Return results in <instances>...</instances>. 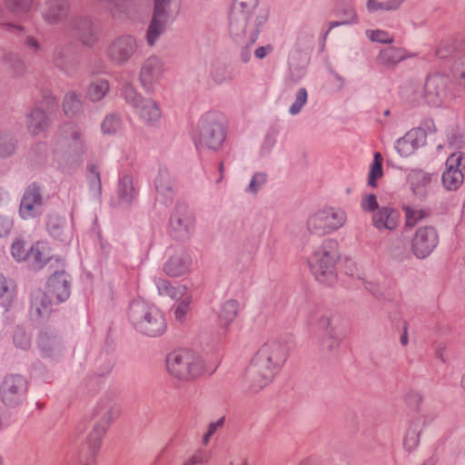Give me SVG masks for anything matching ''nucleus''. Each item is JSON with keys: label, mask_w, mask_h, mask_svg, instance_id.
Returning a JSON list of instances; mask_svg holds the SVG:
<instances>
[{"label": "nucleus", "mask_w": 465, "mask_h": 465, "mask_svg": "<svg viewBox=\"0 0 465 465\" xmlns=\"http://www.w3.org/2000/svg\"><path fill=\"white\" fill-rule=\"evenodd\" d=\"M288 359L285 344L268 339L258 349L244 372V381L252 391L268 386L281 371Z\"/></svg>", "instance_id": "nucleus-1"}, {"label": "nucleus", "mask_w": 465, "mask_h": 465, "mask_svg": "<svg viewBox=\"0 0 465 465\" xmlns=\"http://www.w3.org/2000/svg\"><path fill=\"white\" fill-rule=\"evenodd\" d=\"M258 5V0H235L229 22V32L234 41L247 46L256 42L269 17V12Z\"/></svg>", "instance_id": "nucleus-2"}, {"label": "nucleus", "mask_w": 465, "mask_h": 465, "mask_svg": "<svg viewBox=\"0 0 465 465\" xmlns=\"http://www.w3.org/2000/svg\"><path fill=\"white\" fill-rule=\"evenodd\" d=\"M119 413V408L110 402H104L95 407L93 414L95 421L87 435L85 448L79 453L78 460L81 465L94 463L109 426L117 419Z\"/></svg>", "instance_id": "nucleus-3"}, {"label": "nucleus", "mask_w": 465, "mask_h": 465, "mask_svg": "<svg viewBox=\"0 0 465 465\" xmlns=\"http://www.w3.org/2000/svg\"><path fill=\"white\" fill-rule=\"evenodd\" d=\"M70 295L69 276L64 272L53 274L47 281L45 290L35 291L32 295L31 312L39 317L49 315L53 304H58Z\"/></svg>", "instance_id": "nucleus-4"}, {"label": "nucleus", "mask_w": 465, "mask_h": 465, "mask_svg": "<svg viewBox=\"0 0 465 465\" xmlns=\"http://www.w3.org/2000/svg\"><path fill=\"white\" fill-rule=\"evenodd\" d=\"M129 320L137 331L151 337L162 335L167 327L163 312L155 305L143 301L132 302Z\"/></svg>", "instance_id": "nucleus-5"}, {"label": "nucleus", "mask_w": 465, "mask_h": 465, "mask_svg": "<svg viewBox=\"0 0 465 465\" xmlns=\"http://www.w3.org/2000/svg\"><path fill=\"white\" fill-rule=\"evenodd\" d=\"M167 371L175 379L189 381L202 376L205 371L203 358L192 350H176L166 357Z\"/></svg>", "instance_id": "nucleus-6"}, {"label": "nucleus", "mask_w": 465, "mask_h": 465, "mask_svg": "<svg viewBox=\"0 0 465 465\" xmlns=\"http://www.w3.org/2000/svg\"><path fill=\"white\" fill-rule=\"evenodd\" d=\"M225 139L224 120L221 114H206L200 121L197 145L212 150L218 149Z\"/></svg>", "instance_id": "nucleus-7"}, {"label": "nucleus", "mask_w": 465, "mask_h": 465, "mask_svg": "<svg viewBox=\"0 0 465 465\" xmlns=\"http://www.w3.org/2000/svg\"><path fill=\"white\" fill-rule=\"evenodd\" d=\"M166 72L164 60L158 55H151L141 65L139 82L146 92H154L161 86L165 78Z\"/></svg>", "instance_id": "nucleus-8"}, {"label": "nucleus", "mask_w": 465, "mask_h": 465, "mask_svg": "<svg viewBox=\"0 0 465 465\" xmlns=\"http://www.w3.org/2000/svg\"><path fill=\"white\" fill-rule=\"evenodd\" d=\"M27 391V381L21 375L6 376L0 387V398L4 404L10 407L24 402Z\"/></svg>", "instance_id": "nucleus-9"}, {"label": "nucleus", "mask_w": 465, "mask_h": 465, "mask_svg": "<svg viewBox=\"0 0 465 465\" xmlns=\"http://www.w3.org/2000/svg\"><path fill=\"white\" fill-rule=\"evenodd\" d=\"M124 97L144 121L156 122L161 118V110L156 102L152 99H143L132 85L124 86Z\"/></svg>", "instance_id": "nucleus-10"}, {"label": "nucleus", "mask_w": 465, "mask_h": 465, "mask_svg": "<svg viewBox=\"0 0 465 465\" xmlns=\"http://www.w3.org/2000/svg\"><path fill=\"white\" fill-rule=\"evenodd\" d=\"M450 94V79L441 74L430 75L424 86V98L432 106H440Z\"/></svg>", "instance_id": "nucleus-11"}, {"label": "nucleus", "mask_w": 465, "mask_h": 465, "mask_svg": "<svg viewBox=\"0 0 465 465\" xmlns=\"http://www.w3.org/2000/svg\"><path fill=\"white\" fill-rule=\"evenodd\" d=\"M463 153L457 152L451 153L446 161V169L441 175L443 186L449 191H455L462 184L464 175L462 173Z\"/></svg>", "instance_id": "nucleus-12"}, {"label": "nucleus", "mask_w": 465, "mask_h": 465, "mask_svg": "<svg viewBox=\"0 0 465 465\" xmlns=\"http://www.w3.org/2000/svg\"><path fill=\"white\" fill-rule=\"evenodd\" d=\"M438 243V235L433 227L425 226L417 230L412 240V252L417 258L423 259L431 253Z\"/></svg>", "instance_id": "nucleus-13"}, {"label": "nucleus", "mask_w": 465, "mask_h": 465, "mask_svg": "<svg viewBox=\"0 0 465 465\" xmlns=\"http://www.w3.org/2000/svg\"><path fill=\"white\" fill-rule=\"evenodd\" d=\"M136 50L135 38L131 35H123L110 45L107 54L114 63L124 64L134 54Z\"/></svg>", "instance_id": "nucleus-14"}, {"label": "nucleus", "mask_w": 465, "mask_h": 465, "mask_svg": "<svg viewBox=\"0 0 465 465\" xmlns=\"http://www.w3.org/2000/svg\"><path fill=\"white\" fill-rule=\"evenodd\" d=\"M43 200L35 184L27 187L21 200L19 213L23 219H31L41 213Z\"/></svg>", "instance_id": "nucleus-15"}, {"label": "nucleus", "mask_w": 465, "mask_h": 465, "mask_svg": "<svg viewBox=\"0 0 465 465\" xmlns=\"http://www.w3.org/2000/svg\"><path fill=\"white\" fill-rule=\"evenodd\" d=\"M339 258L338 242L333 240L325 241L322 250V275L326 274L328 284L333 283L337 279L334 266Z\"/></svg>", "instance_id": "nucleus-16"}, {"label": "nucleus", "mask_w": 465, "mask_h": 465, "mask_svg": "<svg viewBox=\"0 0 465 465\" xmlns=\"http://www.w3.org/2000/svg\"><path fill=\"white\" fill-rule=\"evenodd\" d=\"M170 225L176 237H188L194 228V218L186 209H177L172 215Z\"/></svg>", "instance_id": "nucleus-17"}, {"label": "nucleus", "mask_w": 465, "mask_h": 465, "mask_svg": "<svg viewBox=\"0 0 465 465\" xmlns=\"http://www.w3.org/2000/svg\"><path fill=\"white\" fill-rule=\"evenodd\" d=\"M192 258L190 254L183 250L175 252L164 264L165 273L171 277H179L190 271Z\"/></svg>", "instance_id": "nucleus-18"}, {"label": "nucleus", "mask_w": 465, "mask_h": 465, "mask_svg": "<svg viewBox=\"0 0 465 465\" xmlns=\"http://www.w3.org/2000/svg\"><path fill=\"white\" fill-rule=\"evenodd\" d=\"M400 213L390 206L380 207L372 215V224L378 230H394L400 221Z\"/></svg>", "instance_id": "nucleus-19"}, {"label": "nucleus", "mask_w": 465, "mask_h": 465, "mask_svg": "<svg viewBox=\"0 0 465 465\" xmlns=\"http://www.w3.org/2000/svg\"><path fill=\"white\" fill-rule=\"evenodd\" d=\"M347 216L343 210L336 207H325L322 210V232L330 233L341 228Z\"/></svg>", "instance_id": "nucleus-20"}, {"label": "nucleus", "mask_w": 465, "mask_h": 465, "mask_svg": "<svg viewBox=\"0 0 465 465\" xmlns=\"http://www.w3.org/2000/svg\"><path fill=\"white\" fill-rule=\"evenodd\" d=\"M339 326V320H322V345L329 351L337 348L340 344Z\"/></svg>", "instance_id": "nucleus-21"}, {"label": "nucleus", "mask_w": 465, "mask_h": 465, "mask_svg": "<svg viewBox=\"0 0 465 465\" xmlns=\"http://www.w3.org/2000/svg\"><path fill=\"white\" fill-rule=\"evenodd\" d=\"M240 305L234 299H228L221 303L216 312L217 323L221 328L228 329L239 313Z\"/></svg>", "instance_id": "nucleus-22"}, {"label": "nucleus", "mask_w": 465, "mask_h": 465, "mask_svg": "<svg viewBox=\"0 0 465 465\" xmlns=\"http://www.w3.org/2000/svg\"><path fill=\"white\" fill-rule=\"evenodd\" d=\"M48 124L49 122L45 111L39 107L33 108L25 115L26 128L31 135L35 136L45 131Z\"/></svg>", "instance_id": "nucleus-23"}, {"label": "nucleus", "mask_w": 465, "mask_h": 465, "mask_svg": "<svg viewBox=\"0 0 465 465\" xmlns=\"http://www.w3.org/2000/svg\"><path fill=\"white\" fill-rule=\"evenodd\" d=\"M46 227L50 235L54 239L61 242H70L72 238L71 232L66 227L65 220L61 216L49 215Z\"/></svg>", "instance_id": "nucleus-24"}, {"label": "nucleus", "mask_w": 465, "mask_h": 465, "mask_svg": "<svg viewBox=\"0 0 465 465\" xmlns=\"http://www.w3.org/2000/svg\"><path fill=\"white\" fill-rule=\"evenodd\" d=\"M66 0H48L43 9V17L49 24L60 21L67 11Z\"/></svg>", "instance_id": "nucleus-25"}, {"label": "nucleus", "mask_w": 465, "mask_h": 465, "mask_svg": "<svg viewBox=\"0 0 465 465\" xmlns=\"http://www.w3.org/2000/svg\"><path fill=\"white\" fill-rule=\"evenodd\" d=\"M52 258L51 248L47 242L38 241L30 247L29 261L38 269L44 267Z\"/></svg>", "instance_id": "nucleus-26"}, {"label": "nucleus", "mask_w": 465, "mask_h": 465, "mask_svg": "<svg viewBox=\"0 0 465 465\" xmlns=\"http://www.w3.org/2000/svg\"><path fill=\"white\" fill-rule=\"evenodd\" d=\"M424 425L425 422L421 420L420 417L410 422L403 440V446L408 451H412L420 444V436Z\"/></svg>", "instance_id": "nucleus-27"}, {"label": "nucleus", "mask_w": 465, "mask_h": 465, "mask_svg": "<svg viewBox=\"0 0 465 465\" xmlns=\"http://www.w3.org/2000/svg\"><path fill=\"white\" fill-rule=\"evenodd\" d=\"M333 12L339 20L331 23L330 30L341 25L357 23V15L355 10L350 3L341 2L337 4Z\"/></svg>", "instance_id": "nucleus-28"}, {"label": "nucleus", "mask_w": 465, "mask_h": 465, "mask_svg": "<svg viewBox=\"0 0 465 465\" xmlns=\"http://www.w3.org/2000/svg\"><path fill=\"white\" fill-rule=\"evenodd\" d=\"M62 135L67 142L68 146L77 153L84 152V143L80 129L73 124H65L62 128Z\"/></svg>", "instance_id": "nucleus-29"}, {"label": "nucleus", "mask_w": 465, "mask_h": 465, "mask_svg": "<svg viewBox=\"0 0 465 465\" xmlns=\"http://www.w3.org/2000/svg\"><path fill=\"white\" fill-rule=\"evenodd\" d=\"M406 57V52L402 48L394 46L387 47L380 52L377 61L386 67H393Z\"/></svg>", "instance_id": "nucleus-30"}, {"label": "nucleus", "mask_w": 465, "mask_h": 465, "mask_svg": "<svg viewBox=\"0 0 465 465\" xmlns=\"http://www.w3.org/2000/svg\"><path fill=\"white\" fill-rule=\"evenodd\" d=\"M38 346L45 356H53L61 351V342L53 333L42 332L38 337Z\"/></svg>", "instance_id": "nucleus-31"}, {"label": "nucleus", "mask_w": 465, "mask_h": 465, "mask_svg": "<svg viewBox=\"0 0 465 465\" xmlns=\"http://www.w3.org/2000/svg\"><path fill=\"white\" fill-rule=\"evenodd\" d=\"M170 19L171 18L169 17H158L153 15L146 35V39L149 45H153L159 36L163 34Z\"/></svg>", "instance_id": "nucleus-32"}, {"label": "nucleus", "mask_w": 465, "mask_h": 465, "mask_svg": "<svg viewBox=\"0 0 465 465\" xmlns=\"http://www.w3.org/2000/svg\"><path fill=\"white\" fill-rule=\"evenodd\" d=\"M63 111L67 117H74L82 112L83 102L74 91L65 94L63 100Z\"/></svg>", "instance_id": "nucleus-33"}, {"label": "nucleus", "mask_w": 465, "mask_h": 465, "mask_svg": "<svg viewBox=\"0 0 465 465\" xmlns=\"http://www.w3.org/2000/svg\"><path fill=\"white\" fill-rule=\"evenodd\" d=\"M417 146L415 134L409 132L403 137L397 140L395 149L401 156L407 157L414 153Z\"/></svg>", "instance_id": "nucleus-34"}, {"label": "nucleus", "mask_w": 465, "mask_h": 465, "mask_svg": "<svg viewBox=\"0 0 465 465\" xmlns=\"http://www.w3.org/2000/svg\"><path fill=\"white\" fill-rule=\"evenodd\" d=\"M118 194L122 201L127 203L134 199L136 191L132 176L123 175L121 177L118 185Z\"/></svg>", "instance_id": "nucleus-35"}, {"label": "nucleus", "mask_w": 465, "mask_h": 465, "mask_svg": "<svg viewBox=\"0 0 465 465\" xmlns=\"http://www.w3.org/2000/svg\"><path fill=\"white\" fill-rule=\"evenodd\" d=\"M408 180L414 193H421L430 183V176L421 170H412L409 173Z\"/></svg>", "instance_id": "nucleus-36"}, {"label": "nucleus", "mask_w": 465, "mask_h": 465, "mask_svg": "<svg viewBox=\"0 0 465 465\" xmlns=\"http://www.w3.org/2000/svg\"><path fill=\"white\" fill-rule=\"evenodd\" d=\"M35 0H4L6 10L15 16L27 15L33 7Z\"/></svg>", "instance_id": "nucleus-37"}, {"label": "nucleus", "mask_w": 465, "mask_h": 465, "mask_svg": "<svg viewBox=\"0 0 465 465\" xmlns=\"http://www.w3.org/2000/svg\"><path fill=\"white\" fill-rule=\"evenodd\" d=\"M109 91V83L104 79H96L93 81L86 92L89 100L93 102L103 99Z\"/></svg>", "instance_id": "nucleus-38"}, {"label": "nucleus", "mask_w": 465, "mask_h": 465, "mask_svg": "<svg viewBox=\"0 0 465 465\" xmlns=\"http://www.w3.org/2000/svg\"><path fill=\"white\" fill-rule=\"evenodd\" d=\"M465 43L461 42L459 44H454L450 41H442L440 43L437 50L436 55L442 60L450 59L455 61L457 58V53L460 48H462Z\"/></svg>", "instance_id": "nucleus-39"}, {"label": "nucleus", "mask_w": 465, "mask_h": 465, "mask_svg": "<svg viewBox=\"0 0 465 465\" xmlns=\"http://www.w3.org/2000/svg\"><path fill=\"white\" fill-rule=\"evenodd\" d=\"M11 255L16 262H25L30 259V249L22 238H15L10 248Z\"/></svg>", "instance_id": "nucleus-40"}, {"label": "nucleus", "mask_w": 465, "mask_h": 465, "mask_svg": "<svg viewBox=\"0 0 465 465\" xmlns=\"http://www.w3.org/2000/svg\"><path fill=\"white\" fill-rule=\"evenodd\" d=\"M193 302V296L184 297L173 305V316L175 322L179 323L185 322L190 311V305Z\"/></svg>", "instance_id": "nucleus-41"}, {"label": "nucleus", "mask_w": 465, "mask_h": 465, "mask_svg": "<svg viewBox=\"0 0 465 465\" xmlns=\"http://www.w3.org/2000/svg\"><path fill=\"white\" fill-rule=\"evenodd\" d=\"M405 1L406 0H389L385 2H379L377 0H368L367 8L370 12H375L378 10L395 11L399 9Z\"/></svg>", "instance_id": "nucleus-42"}, {"label": "nucleus", "mask_w": 465, "mask_h": 465, "mask_svg": "<svg viewBox=\"0 0 465 465\" xmlns=\"http://www.w3.org/2000/svg\"><path fill=\"white\" fill-rule=\"evenodd\" d=\"M382 160V156L380 153L377 152L374 153L373 162L371 163L368 178V184L371 187H375L377 185L376 181L383 174Z\"/></svg>", "instance_id": "nucleus-43"}, {"label": "nucleus", "mask_w": 465, "mask_h": 465, "mask_svg": "<svg viewBox=\"0 0 465 465\" xmlns=\"http://www.w3.org/2000/svg\"><path fill=\"white\" fill-rule=\"evenodd\" d=\"M16 149V141L12 134H0V157L12 155Z\"/></svg>", "instance_id": "nucleus-44"}, {"label": "nucleus", "mask_w": 465, "mask_h": 465, "mask_svg": "<svg viewBox=\"0 0 465 465\" xmlns=\"http://www.w3.org/2000/svg\"><path fill=\"white\" fill-rule=\"evenodd\" d=\"M78 30H79L78 35H79L81 41L84 45H91L95 42V40H96L95 33H94L93 25L90 22H88V21L81 22L79 24Z\"/></svg>", "instance_id": "nucleus-45"}, {"label": "nucleus", "mask_w": 465, "mask_h": 465, "mask_svg": "<svg viewBox=\"0 0 465 465\" xmlns=\"http://www.w3.org/2000/svg\"><path fill=\"white\" fill-rule=\"evenodd\" d=\"M391 255L398 260L403 261L409 257V248L408 243L401 239L395 240L390 248Z\"/></svg>", "instance_id": "nucleus-46"}, {"label": "nucleus", "mask_w": 465, "mask_h": 465, "mask_svg": "<svg viewBox=\"0 0 465 465\" xmlns=\"http://www.w3.org/2000/svg\"><path fill=\"white\" fill-rule=\"evenodd\" d=\"M365 34L371 42L380 44H392L394 42V37L384 30H367Z\"/></svg>", "instance_id": "nucleus-47"}, {"label": "nucleus", "mask_w": 465, "mask_h": 465, "mask_svg": "<svg viewBox=\"0 0 465 465\" xmlns=\"http://www.w3.org/2000/svg\"><path fill=\"white\" fill-rule=\"evenodd\" d=\"M307 91L304 88H300L295 94V101L289 108V113L292 115L298 114L307 102Z\"/></svg>", "instance_id": "nucleus-48"}, {"label": "nucleus", "mask_w": 465, "mask_h": 465, "mask_svg": "<svg viewBox=\"0 0 465 465\" xmlns=\"http://www.w3.org/2000/svg\"><path fill=\"white\" fill-rule=\"evenodd\" d=\"M155 189L160 195H168L172 192L170 177L165 173H160L155 180Z\"/></svg>", "instance_id": "nucleus-49"}, {"label": "nucleus", "mask_w": 465, "mask_h": 465, "mask_svg": "<svg viewBox=\"0 0 465 465\" xmlns=\"http://www.w3.org/2000/svg\"><path fill=\"white\" fill-rule=\"evenodd\" d=\"M153 15L158 17L171 18V4L172 0H153Z\"/></svg>", "instance_id": "nucleus-50"}, {"label": "nucleus", "mask_w": 465, "mask_h": 465, "mask_svg": "<svg viewBox=\"0 0 465 465\" xmlns=\"http://www.w3.org/2000/svg\"><path fill=\"white\" fill-rule=\"evenodd\" d=\"M121 127V122L114 115H108L102 123V131L105 134H115Z\"/></svg>", "instance_id": "nucleus-51"}, {"label": "nucleus", "mask_w": 465, "mask_h": 465, "mask_svg": "<svg viewBox=\"0 0 465 465\" xmlns=\"http://www.w3.org/2000/svg\"><path fill=\"white\" fill-rule=\"evenodd\" d=\"M88 180L91 189L97 194H100L102 190L100 172L94 165L91 166L88 170Z\"/></svg>", "instance_id": "nucleus-52"}, {"label": "nucleus", "mask_w": 465, "mask_h": 465, "mask_svg": "<svg viewBox=\"0 0 465 465\" xmlns=\"http://www.w3.org/2000/svg\"><path fill=\"white\" fill-rule=\"evenodd\" d=\"M406 215V225L413 227L418 221L421 220L425 216V212L422 210H417L409 206L404 207Z\"/></svg>", "instance_id": "nucleus-53"}, {"label": "nucleus", "mask_w": 465, "mask_h": 465, "mask_svg": "<svg viewBox=\"0 0 465 465\" xmlns=\"http://www.w3.org/2000/svg\"><path fill=\"white\" fill-rule=\"evenodd\" d=\"M267 176L263 173H257L253 174L251 182L247 187V192L256 193L262 186L266 183Z\"/></svg>", "instance_id": "nucleus-54"}, {"label": "nucleus", "mask_w": 465, "mask_h": 465, "mask_svg": "<svg viewBox=\"0 0 465 465\" xmlns=\"http://www.w3.org/2000/svg\"><path fill=\"white\" fill-rule=\"evenodd\" d=\"M361 207L364 212H372L373 213L380 208L374 194L363 196L361 202Z\"/></svg>", "instance_id": "nucleus-55"}, {"label": "nucleus", "mask_w": 465, "mask_h": 465, "mask_svg": "<svg viewBox=\"0 0 465 465\" xmlns=\"http://www.w3.org/2000/svg\"><path fill=\"white\" fill-rule=\"evenodd\" d=\"M187 296H193L187 286L184 284H176L173 287L168 297L179 302Z\"/></svg>", "instance_id": "nucleus-56"}, {"label": "nucleus", "mask_w": 465, "mask_h": 465, "mask_svg": "<svg viewBox=\"0 0 465 465\" xmlns=\"http://www.w3.org/2000/svg\"><path fill=\"white\" fill-rule=\"evenodd\" d=\"M404 401L409 406L419 410L423 401V396L418 391H410L405 394Z\"/></svg>", "instance_id": "nucleus-57"}, {"label": "nucleus", "mask_w": 465, "mask_h": 465, "mask_svg": "<svg viewBox=\"0 0 465 465\" xmlns=\"http://www.w3.org/2000/svg\"><path fill=\"white\" fill-rule=\"evenodd\" d=\"M211 452L199 449L190 457V460L195 464V465H203L210 461L211 460Z\"/></svg>", "instance_id": "nucleus-58"}, {"label": "nucleus", "mask_w": 465, "mask_h": 465, "mask_svg": "<svg viewBox=\"0 0 465 465\" xmlns=\"http://www.w3.org/2000/svg\"><path fill=\"white\" fill-rule=\"evenodd\" d=\"M154 283L156 285L158 294L161 296H169L173 287L174 286L172 285L169 281L163 278L155 279Z\"/></svg>", "instance_id": "nucleus-59"}, {"label": "nucleus", "mask_w": 465, "mask_h": 465, "mask_svg": "<svg viewBox=\"0 0 465 465\" xmlns=\"http://www.w3.org/2000/svg\"><path fill=\"white\" fill-rule=\"evenodd\" d=\"M13 226L14 223L10 217L0 215V238L8 236Z\"/></svg>", "instance_id": "nucleus-60"}, {"label": "nucleus", "mask_w": 465, "mask_h": 465, "mask_svg": "<svg viewBox=\"0 0 465 465\" xmlns=\"http://www.w3.org/2000/svg\"><path fill=\"white\" fill-rule=\"evenodd\" d=\"M15 345L21 349H27L30 346V339L24 331H17L14 336Z\"/></svg>", "instance_id": "nucleus-61"}, {"label": "nucleus", "mask_w": 465, "mask_h": 465, "mask_svg": "<svg viewBox=\"0 0 465 465\" xmlns=\"http://www.w3.org/2000/svg\"><path fill=\"white\" fill-rule=\"evenodd\" d=\"M223 425V420H220L215 422H211L208 425V429L206 433L203 436V444L207 445L212 438V436L216 432L217 429Z\"/></svg>", "instance_id": "nucleus-62"}, {"label": "nucleus", "mask_w": 465, "mask_h": 465, "mask_svg": "<svg viewBox=\"0 0 465 465\" xmlns=\"http://www.w3.org/2000/svg\"><path fill=\"white\" fill-rule=\"evenodd\" d=\"M308 266L312 274L317 278L320 272V257L317 252L307 258Z\"/></svg>", "instance_id": "nucleus-63"}, {"label": "nucleus", "mask_w": 465, "mask_h": 465, "mask_svg": "<svg viewBox=\"0 0 465 465\" xmlns=\"http://www.w3.org/2000/svg\"><path fill=\"white\" fill-rule=\"evenodd\" d=\"M307 229L311 233H316L319 229L320 218L317 213H313L307 219Z\"/></svg>", "instance_id": "nucleus-64"}]
</instances>
